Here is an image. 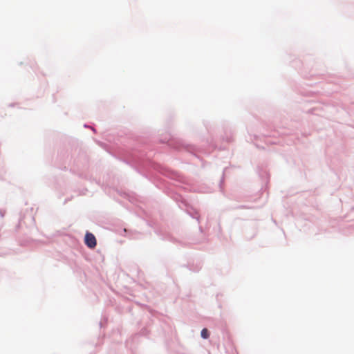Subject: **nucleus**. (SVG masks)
I'll list each match as a JSON object with an SVG mask.
<instances>
[{"instance_id": "1", "label": "nucleus", "mask_w": 354, "mask_h": 354, "mask_svg": "<svg viewBox=\"0 0 354 354\" xmlns=\"http://www.w3.org/2000/svg\"><path fill=\"white\" fill-rule=\"evenodd\" d=\"M85 244L89 248H94L97 245V241L95 236L90 233L87 232L85 235Z\"/></svg>"}, {"instance_id": "2", "label": "nucleus", "mask_w": 354, "mask_h": 354, "mask_svg": "<svg viewBox=\"0 0 354 354\" xmlns=\"http://www.w3.org/2000/svg\"><path fill=\"white\" fill-rule=\"evenodd\" d=\"M201 337L204 339H207L209 337V331L207 328H203L201 330Z\"/></svg>"}]
</instances>
